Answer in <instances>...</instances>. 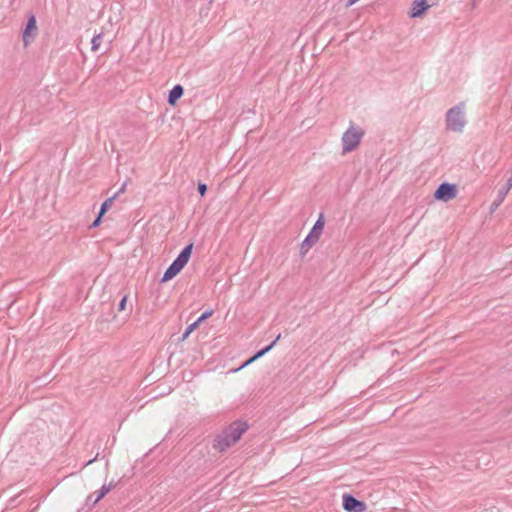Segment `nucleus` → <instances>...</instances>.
<instances>
[{
  "mask_svg": "<svg viewBox=\"0 0 512 512\" xmlns=\"http://www.w3.org/2000/svg\"><path fill=\"white\" fill-rule=\"evenodd\" d=\"M359 0H348L347 4H346V7H350L352 5H354L356 2H358Z\"/></svg>",
  "mask_w": 512,
  "mask_h": 512,
  "instance_id": "22",
  "label": "nucleus"
},
{
  "mask_svg": "<svg viewBox=\"0 0 512 512\" xmlns=\"http://www.w3.org/2000/svg\"><path fill=\"white\" fill-rule=\"evenodd\" d=\"M364 134L365 132L361 127L351 122L341 138L342 154L345 155L354 151L359 146Z\"/></svg>",
  "mask_w": 512,
  "mask_h": 512,
  "instance_id": "3",
  "label": "nucleus"
},
{
  "mask_svg": "<svg viewBox=\"0 0 512 512\" xmlns=\"http://www.w3.org/2000/svg\"><path fill=\"white\" fill-rule=\"evenodd\" d=\"M113 487L114 486L112 483H110L108 485H106V484L103 485L101 487V489L98 492H96V497L93 501L94 504L97 503L98 501H100L106 494H108Z\"/></svg>",
  "mask_w": 512,
  "mask_h": 512,
  "instance_id": "13",
  "label": "nucleus"
},
{
  "mask_svg": "<svg viewBox=\"0 0 512 512\" xmlns=\"http://www.w3.org/2000/svg\"><path fill=\"white\" fill-rule=\"evenodd\" d=\"M281 338V334H279L276 339L268 346H266L265 348L261 349L260 351H258L253 357H251L249 360H247L243 365L242 367H245L247 365H249L250 363H252L254 360L264 356L267 352H269L272 347L276 344V342Z\"/></svg>",
  "mask_w": 512,
  "mask_h": 512,
  "instance_id": "11",
  "label": "nucleus"
},
{
  "mask_svg": "<svg viewBox=\"0 0 512 512\" xmlns=\"http://www.w3.org/2000/svg\"><path fill=\"white\" fill-rule=\"evenodd\" d=\"M103 216H100V214H98V216L96 217V219L93 221V223L89 226L90 229L92 228H95L97 226H99L100 222H101V218Z\"/></svg>",
  "mask_w": 512,
  "mask_h": 512,
  "instance_id": "20",
  "label": "nucleus"
},
{
  "mask_svg": "<svg viewBox=\"0 0 512 512\" xmlns=\"http://www.w3.org/2000/svg\"><path fill=\"white\" fill-rule=\"evenodd\" d=\"M125 189H126V183H124V184L121 186V188L116 192V193H118V196H119L121 193H123V192L125 191Z\"/></svg>",
  "mask_w": 512,
  "mask_h": 512,
  "instance_id": "21",
  "label": "nucleus"
},
{
  "mask_svg": "<svg viewBox=\"0 0 512 512\" xmlns=\"http://www.w3.org/2000/svg\"><path fill=\"white\" fill-rule=\"evenodd\" d=\"M343 508L347 512H365L366 504L350 494L343 496Z\"/></svg>",
  "mask_w": 512,
  "mask_h": 512,
  "instance_id": "7",
  "label": "nucleus"
},
{
  "mask_svg": "<svg viewBox=\"0 0 512 512\" xmlns=\"http://www.w3.org/2000/svg\"><path fill=\"white\" fill-rule=\"evenodd\" d=\"M512 188V175L508 178L505 186L498 190V194L494 202L492 203V210L497 209L506 198L508 192Z\"/></svg>",
  "mask_w": 512,
  "mask_h": 512,
  "instance_id": "8",
  "label": "nucleus"
},
{
  "mask_svg": "<svg viewBox=\"0 0 512 512\" xmlns=\"http://www.w3.org/2000/svg\"><path fill=\"white\" fill-rule=\"evenodd\" d=\"M103 39V33L95 35L91 40V50L96 52L100 47Z\"/></svg>",
  "mask_w": 512,
  "mask_h": 512,
  "instance_id": "15",
  "label": "nucleus"
},
{
  "mask_svg": "<svg viewBox=\"0 0 512 512\" xmlns=\"http://www.w3.org/2000/svg\"><path fill=\"white\" fill-rule=\"evenodd\" d=\"M465 103L460 102L446 112L445 123L448 131L461 133L466 125Z\"/></svg>",
  "mask_w": 512,
  "mask_h": 512,
  "instance_id": "2",
  "label": "nucleus"
},
{
  "mask_svg": "<svg viewBox=\"0 0 512 512\" xmlns=\"http://www.w3.org/2000/svg\"><path fill=\"white\" fill-rule=\"evenodd\" d=\"M457 196L456 185L450 183H442L438 186L435 191L434 197L437 200L447 202L454 199Z\"/></svg>",
  "mask_w": 512,
  "mask_h": 512,
  "instance_id": "6",
  "label": "nucleus"
},
{
  "mask_svg": "<svg viewBox=\"0 0 512 512\" xmlns=\"http://www.w3.org/2000/svg\"><path fill=\"white\" fill-rule=\"evenodd\" d=\"M212 314H213V310L206 311L195 322H198V325H199L202 321L209 318Z\"/></svg>",
  "mask_w": 512,
  "mask_h": 512,
  "instance_id": "17",
  "label": "nucleus"
},
{
  "mask_svg": "<svg viewBox=\"0 0 512 512\" xmlns=\"http://www.w3.org/2000/svg\"><path fill=\"white\" fill-rule=\"evenodd\" d=\"M247 430L245 422L236 421L226 427L214 439L213 447L219 452L226 451L229 447L233 446Z\"/></svg>",
  "mask_w": 512,
  "mask_h": 512,
  "instance_id": "1",
  "label": "nucleus"
},
{
  "mask_svg": "<svg viewBox=\"0 0 512 512\" xmlns=\"http://www.w3.org/2000/svg\"><path fill=\"white\" fill-rule=\"evenodd\" d=\"M214 0H209V4H212Z\"/></svg>",
  "mask_w": 512,
  "mask_h": 512,
  "instance_id": "24",
  "label": "nucleus"
},
{
  "mask_svg": "<svg viewBox=\"0 0 512 512\" xmlns=\"http://www.w3.org/2000/svg\"><path fill=\"white\" fill-rule=\"evenodd\" d=\"M126 302H127V296H124V297L121 299V301H120V303H119V305H118V310H119V311H123V310H125V308H126Z\"/></svg>",
  "mask_w": 512,
  "mask_h": 512,
  "instance_id": "19",
  "label": "nucleus"
},
{
  "mask_svg": "<svg viewBox=\"0 0 512 512\" xmlns=\"http://www.w3.org/2000/svg\"><path fill=\"white\" fill-rule=\"evenodd\" d=\"M184 89L180 84L175 85L169 92L168 103L175 105L178 99L182 97Z\"/></svg>",
  "mask_w": 512,
  "mask_h": 512,
  "instance_id": "10",
  "label": "nucleus"
},
{
  "mask_svg": "<svg viewBox=\"0 0 512 512\" xmlns=\"http://www.w3.org/2000/svg\"><path fill=\"white\" fill-rule=\"evenodd\" d=\"M31 30H36V19L34 16H31L27 22L26 28L23 32V40L25 43L28 41V37L30 35Z\"/></svg>",
  "mask_w": 512,
  "mask_h": 512,
  "instance_id": "12",
  "label": "nucleus"
},
{
  "mask_svg": "<svg viewBox=\"0 0 512 512\" xmlns=\"http://www.w3.org/2000/svg\"><path fill=\"white\" fill-rule=\"evenodd\" d=\"M93 461H94V459H93V460L88 461V462L86 463V465L91 464Z\"/></svg>",
  "mask_w": 512,
  "mask_h": 512,
  "instance_id": "23",
  "label": "nucleus"
},
{
  "mask_svg": "<svg viewBox=\"0 0 512 512\" xmlns=\"http://www.w3.org/2000/svg\"><path fill=\"white\" fill-rule=\"evenodd\" d=\"M197 327H198V322H194V323L190 324L186 328L185 332L183 333L182 339L183 340L186 339Z\"/></svg>",
  "mask_w": 512,
  "mask_h": 512,
  "instance_id": "16",
  "label": "nucleus"
},
{
  "mask_svg": "<svg viewBox=\"0 0 512 512\" xmlns=\"http://www.w3.org/2000/svg\"><path fill=\"white\" fill-rule=\"evenodd\" d=\"M473 2L475 3V2H476V0H473Z\"/></svg>",
  "mask_w": 512,
  "mask_h": 512,
  "instance_id": "25",
  "label": "nucleus"
},
{
  "mask_svg": "<svg viewBox=\"0 0 512 512\" xmlns=\"http://www.w3.org/2000/svg\"><path fill=\"white\" fill-rule=\"evenodd\" d=\"M324 224L325 223H324L323 216L320 215V217L315 222V224L312 227L309 234L306 236V238L301 243L300 252L302 255H305L309 251V249L318 242V240L322 234Z\"/></svg>",
  "mask_w": 512,
  "mask_h": 512,
  "instance_id": "5",
  "label": "nucleus"
},
{
  "mask_svg": "<svg viewBox=\"0 0 512 512\" xmlns=\"http://www.w3.org/2000/svg\"><path fill=\"white\" fill-rule=\"evenodd\" d=\"M117 197H118V193H115L112 197H109L108 199H106L103 202V204L101 205V208H100V211L98 214H100V216H103Z\"/></svg>",
  "mask_w": 512,
  "mask_h": 512,
  "instance_id": "14",
  "label": "nucleus"
},
{
  "mask_svg": "<svg viewBox=\"0 0 512 512\" xmlns=\"http://www.w3.org/2000/svg\"><path fill=\"white\" fill-rule=\"evenodd\" d=\"M431 4H427V0H415L412 3V8L410 15L413 18L419 17L423 14L425 10H427Z\"/></svg>",
  "mask_w": 512,
  "mask_h": 512,
  "instance_id": "9",
  "label": "nucleus"
},
{
  "mask_svg": "<svg viewBox=\"0 0 512 512\" xmlns=\"http://www.w3.org/2000/svg\"><path fill=\"white\" fill-rule=\"evenodd\" d=\"M193 249V243L188 244L183 248L177 258L170 264L164 272L161 282H167L174 278L188 263Z\"/></svg>",
  "mask_w": 512,
  "mask_h": 512,
  "instance_id": "4",
  "label": "nucleus"
},
{
  "mask_svg": "<svg viewBox=\"0 0 512 512\" xmlns=\"http://www.w3.org/2000/svg\"><path fill=\"white\" fill-rule=\"evenodd\" d=\"M206 191H207V186H206V184H204V183H199V184H198V192L200 193V195H201V196H204V195H205V193H206Z\"/></svg>",
  "mask_w": 512,
  "mask_h": 512,
  "instance_id": "18",
  "label": "nucleus"
}]
</instances>
